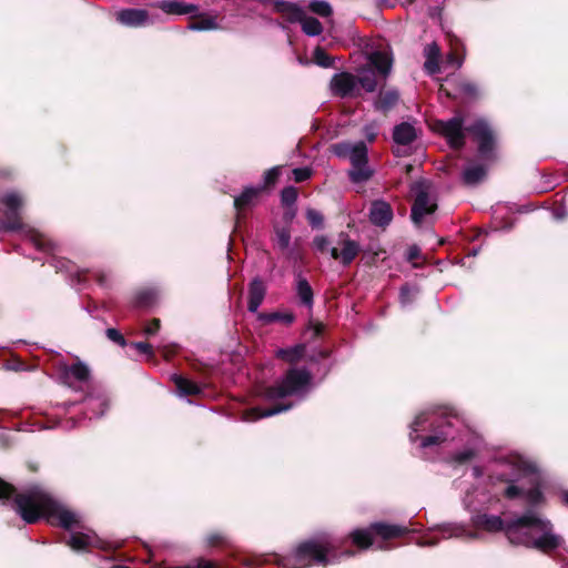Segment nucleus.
<instances>
[{
  "label": "nucleus",
  "instance_id": "1",
  "mask_svg": "<svg viewBox=\"0 0 568 568\" xmlns=\"http://www.w3.org/2000/svg\"><path fill=\"white\" fill-rule=\"evenodd\" d=\"M493 496L504 494L508 499L524 498L529 505L542 500L541 476L536 466L517 453L500 454L489 465Z\"/></svg>",
  "mask_w": 568,
  "mask_h": 568
},
{
  "label": "nucleus",
  "instance_id": "2",
  "mask_svg": "<svg viewBox=\"0 0 568 568\" xmlns=\"http://www.w3.org/2000/svg\"><path fill=\"white\" fill-rule=\"evenodd\" d=\"M471 521L476 528L489 532L504 530L514 545L544 552L558 548L562 541L561 537L552 531L550 521L532 510L507 524L499 516L488 514H477L471 517Z\"/></svg>",
  "mask_w": 568,
  "mask_h": 568
},
{
  "label": "nucleus",
  "instance_id": "3",
  "mask_svg": "<svg viewBox=\"0 0 568 568\" xmlns=\"http://www.w3.org/2000/svg\"><path fill=\"white\" fill-rule=\"evenodd\" d=\"M16 511L27 524H33L41 517L57 518L67 530L82 528V516L55 501L42 490L36 489L17 495L13 500Z\"/></svg>",
  "mask_w": 568,
  "mask_h": 568
},
{
  "label": "nucleus",
  "instance_id": "4",
  "mask_svg": "<svg viewBox=\"0 0 568 568\" xmlns=\"http://www.w3.org/2000/svg\"><path fill=\"white\" fill-rule=\"evenodd\" d=\"M465 120L462 113L448 120H439L434 124V129L440 133L453 149H462L468 131L478 143V154L484 161L495 159L496 139L490 125L484 120L478 119L473 124L465 128Z\"/></svg>",
  "mask_w": 568,
  "mask_h": 568
},
{
  "label": "nucleus",
  "instance_id": "5",
  "mask_svg": "<svg viewBox=\"0 0 568 568\" xmlns=\"http://www.w3.org/2000/svg\"><path fill=\"white\" fill-rule=\"evenodd\" d=\"M24 204L22 194L17 191H7L0 196V214L4 219H0L1 231H20L22 237L29 241L37 250L44 253H53L58 250V245L45 234L23 225L20 221V214Z\"/></svg>",
  "mask_w": 568,
  "mask_h": 568
},
{
  "label": "nucleus",
  "instance_id": "6",
  "mask_svg": "<svg viewBox=\"0 0 568 568\" xmlns=\"http://www.w3.org/2000/svg\"><path fill=\"white\" fill-rule=\"evenodd\" d=\"M339 540L329 535L318 536L298 545L288 556L278 559L282 568H307L313 562L320 565L336 564L341 557L353 556L352 551L336 554Z\"/></svg>",
  "mask_w": 568,
  "mask_h": 568
},
{
  "label": "nucleus",
  "instance_id": "7",
  "mask_svg": "<svg viewBox=\"0 0 568 568\" xmlns=\"http://www.w3.org/2000/svg\"><path fill=\"white\" fill-rule=\"evenodd\" d=\"M456 423H458V418L446 410L432 409L422 412L410 425L409 438L412 442H415L419 438V432L429 429L432 434L422 439L420 447L439 446L449 438L455 439L453 429Z\"/></svg>",
  "mask_w": 568,
  "mask_h": 568
},
{
  "label": "nucleus",
  "instance_id": "8",
  "mask_svg": "<svg viewBox=\"0 0 568 568\" xmlns=\"http://www.w3.org/2000/svg\"><path fill=\"white\" fill-rule=\"evenodd\" d=\"M312 387V374L307 368L293 367L273 386L264 389L263 397L275 402L285 397L303 398Z\"/></svg>",
  "mask_w": 568,
  "mask_h": 568
},
{
  "label": "nucleus",
  "instance_id": "9",
  "mask_svg": "<svg viewBox=\"0 0 568 568\" xmlns=\"http://www.w3.org/2000/svg\"><path fill=\"white\" fill-rule=\"evenodd\" d=\"M331 151L339 159L349 160L352 169L348 175L352 182L363 183L373 175V170L367 165V146L363 141L335 143Z\"/></svg>",
  "mask_w": 568,
  "mask_h": 568
},
{
  "label": "nucleus",
  "instance_id": "10",
  "mask_svg": "<svg viewBox=\"0 0 568 568\" xmlns=\"http://www.w3.org/2000/svg\"><path fill=\"white\" fill-rule=\"evenodd\" d=\"M393 65V58L387 51H374L368 57V67L358 70V87L367 92H374L377 88V79L374 69L386 79Z\"/></svg>",
  "mask_w": 568,
  "mask_h": 568
},
{
  "label": "nucleus",
  "instance_id": "11",
  "mask_svg": "<svg viewBox=\"0 0 568 568\" xmlns=\"http://www.w3.org/2000/svg\"><path fill=\"white\" fill-rule=\"evenodd\" d=\"M407 531L408 529L404 526L375 523L366 529H355L352 531L351 538L354 545L362 549H367L373 544V534H377L387 540L403 536Z\"/></svg>",
  "mask_w": 568,
  "mask_h": 568
},
{
  "label": "nucleus",
  "instance_id": "12",
  "mask_svg": "<svg viewBox=\"0 0 568 568\" xmlns=\"http://www.w3.org/2000/svg\"><path fill=\"white\" fill-rule=\"evenodd\" d=\"M329 87L333 94L341 98H354L359 94L357 77L348 72L335 74Z\"/></svg>",
  "mask_w": 568,
  "mask_h": 568
},
{
  "label": "nucleus",
  "instance_id": "13",
  "mask_svg": "<svg viewBox=\"0 0 568 568\" xmlns=\"http://www.w3.org/2000/svg\"><path fill=\"white\" fill-rule=\"evenodd\" d=\"M416 193L415 201L412 207V220L416 225H419L425 215L432 214L437 209V204L433 202L422 184L414 186Z\"/></svg>",
  "mask_w": 568,
  "mask_h": 568
},
{
  "label": "nucleus",
  "instance_id": "14",
  "mask_svg": "<svg viewBox=\"0 0 568 568\" xmlns=\"http://www.w3.org/2000/svg\"><path fill=\"white\" fill-rule=\"evenodd\" d=\"M337 244L341 250L336 246L329 250L332 258L338 260L343 265L351 264L359 253V244L344 233L339 234Z\"/></svg>",
  "mask_w": 568,
  "mask_h": 568
},
{
  "label": "nucleus",
  "instance_id": "15",
  "mask_svg": "<svg viewBox=\"0 0 568 568\" xmlns=\"http://www.w3.org/2000/svg\"><path fill=\"white\" fill-rule=\"evenodd\" d=\"M67 544L75 551L85 550L89 547L104 548L103 542L91 530L71 532Z\"/></svg>",
  "mask_w": 568,
  "mask_h": 568
},
{
  "label": "nucleus",
  "instance_id": "16",
  "mask_svg": "<svg viewBox=\"0 0 568 568\" xmlns=\"http://www.w3.org/2000/svg\"><path fill=\"white\" fill-rule=\"evenodd\" d=\"M393 220V210L390 205L383 201L378 200L372 203L369 210V221L381 227L387 226Z\"/></svg>",
  "mask_w": 568,
  "mask_h": 568
},
{
  "label": "nucleus",
  "instance_id": "17",
  "mask_svg": "<svg viewBox=\"0 0 568 568\" xmlns=\"http://www.w3.org/2000/svg\"><path fill=\"white\" fill-rule=\"evenodd\" d=\"M116 20L126 27H141L148 22L149 14L142 9H123L116 13Z\"/></svg>",
  "mask_w": 568,
  "mask_h": 568
},
{
  "label": "nucleus",
  "instance_id": "18",
  "mask_svg": "<svg viewBox=\"0 0 568 568\" xmlns=\"http://www.w3.org/2000/svg\"><path fill=\"white\" fill-rule=\"evenodd\" d=\"M266 288L260 278H254L250 284L247 308L252 313H257L265 297Z\"/></svg>",
  "mask_w": 568,
  "mask_h": 568
},
{
  "label": "nucleus",
  "instance_id": "19",
  "mask_svg": "<svg viewBox=\"0 0 568 568\" xmlns=\"http://www.w3.org/2000/svg\"><path fill=\"white\" fill-rule=\"evenodd\" d=\"M487 166L480 163H468L462 173L463 182L466 185H476L484 180Z\"/></svg>",
  "mask_w": 568,
  "mask_h": 568
},
{
  "label": "nucleus",
  "instance_id": "20",
  "mask_svg": "<svg viewBox=\"0 0 568 568\" xmlns=\"http://www.w3.org/2000/svg\"><path fill=\"white\" fill-rule=\"evenodd\" d=\"M84 403L87 408L91 412L90 418L101 417L109 407V397L103 393L97 395L90 394L85 397Z\"/></svg>",
  "mask_w": 568,
  "mask_h": 568
},
{
  "label": "nucleus",
  "instance_id": "21",
  "mask_svg": "<svg viewBox=\"0 0 568 568\" xmlns=\"http://www.w3.org/2000/svg\"><path fill=\"white\" fill-rule=\"evenodd\" d=\"M156 6L168 14L178 16L195 13L197 10L196 6L194 4H189L176 0H163L160 1Z\"/></svg>",
  "mask_w": 568,
  "mask_h": 568
},
{
  "label": "nucleus",
  "instance_id": "22",
  "mask_svg": "<svg viewBox=\"0 0 568 568\" xmlns=\"http://www.w3.org/2000/svg\"><path fill=\"white\" fill-rule=\"evenodd\" d=\"M264 186H247L234 199V207L237 213L255 204L260 192Z\"/></svg>",
  "mask_w": 568,
  "mask_h": 568
},
{
  "label": "nucleus",
  "instance_id": "23",
  "mask_svg": "<svg viewBox=\"0 0 568 568\" xmlns=\"http://www.w3.org/2000/svg\"><path fill=\"white\" fill-rule=\"evenodd\" d=\"M463 43L457 39L450 40V51L447 53L446 59L444 61V67H452L455 69H459L465 60Z\"/></svg>",
  "mask_w": 568,
  "mask_h": 568
},
{
  "label": "nucleus",
  "instance_id": "24",
  "mask_svg": "<svg viewBox=\"0 0 568 568\" xmlns=\"http://www.w3.org/2000/svg\"><path fill=\"white\" fill-rule=\"evenodd\" d=\"M479 447L480 439L477 436L471 435L467 446L452 456V462L456 464H465L471 460L478 454Z\"/></svg>",
  "mask_w": 568,
  "mask_h": 568
},
{
  "label": "nucleus",
  "instance_id": "25",
  "mask_svg": "<svg viewBox=\"0 0 568 568\" xmlns=\"http://www.w3.org/2000/svg\"><path fill=\"white\" fill-rule=\"evenodd\" d=\"M416 138L417 130L408 122H403L394 128L393 139L397 144H410Z\"/></svg>",
  "mask_w": 568,
  "mask_h": 568
},
{
  "label": "nucleus",
  "instance_id": "26",
  "mask_svg": "<svg viewBox=\"0 0 568 568\" xmlns=\"http://www.w3.org/2000/svg\"><path fill=\"white\" fill-rule=\"evenodd\" d=\"M425 63L424 69L428 74H435L439 71L438 59L440 57V49L436 42L427 44L424 49Z\"/></svg>",
  "mask_w": 568,
  "mask_h": 568
},
{
  "label": "nucleus",
  "instance_id": "27",
  "mask_svg": "<svg viewBox=\"0 0 568 568\" xmlns=\"http://www.w3.org/2000/svg\"><path fill=\"white\" fill-rule=\"evenodd\" d=\"M295 291L300 303L306 306L307 308H312L314 303L313 290L307 280L303 277L301 274H297L296 276Z\"/></svg>",
  "mask_w": 568,
  "mask_h": 568
},
{
  "label": "nucleus",
  "instance_id": "28",
  "mask_svg": "<svg viewBox=\"0 0 568 568\" xmlns=\"http://www.w3.org/2000/svg\"><path fill=\"white\" fill-rule=\"evenodd\" d=\"M64 378H73L77 382H88L90 378V368L83 362H77L67 366L63 371Z\"/></svg>",
  "mask_w": 568,
  "mask_h": 568
},
{
  "label": "nucleus",
  "instance_id": "29",
  "mask_svg": "<svg viewBox=\"0 0 568 568\" xmlns=\"http://www.w3.org/2000/svg\"><path fill=\"white\" fill-rule=\"evenodd\" d=\"M276 9L278 12L283 13L291 22H300L305 16V12L302 8L291 2L276 1Z\"/></svg>",
  "mask_w": 568,
  "mask_h": 568
},
{
  "label": "nucleus",
  "instance_id": "30",
  "mask_svg": "<svg viewBox=\"0 0 568 568\" xmlns=\"http://www.w3.org/2000/svg\"><path fill=\"white\" fill-rule=\"evenodd\" d=\"M439 531L443 538L466 537L473 539L477 537L476 534L468 532L463 525L458 524H445L440 526Z\"/></svg>",
  "mask_w": 568,
  "mask_h": 568
},
{
  "label": "nucleus",
  "instance_id": "31",
  "mask_svg": "<svg viewBox=\"0 0 568 568\" xmlns=\"http://www.w3.org/2000/svg\"><path fill=\"white\" fill-rule=\"evenodd\" d=\"M399 94L396 90H388L379 94L378 100L374 103L375 109L386 112L396 105Z\"/></svg>",
  "mask_w": 568,
  "mask_h": 568
},
{
  "label": "nucleus",
  "instance_id": "32",
  "mask_svg": "<svg viewBox=\"0 0 568 568\" xmlns=\"http://www.w3.org/2000/svg\"><path fill=\"white\" fill-rule=\"evenodd\" d=\"M257 320L264 324H271L274 322H282L286 325H290L294 322L295 316L291 312L281 313V312H273V313H257Z\"/></svg>",
  "mask_w": 568,
  "mask_h": 568
},
{
  "label": "nucleus",
  "instance_id": "33",
  "mask_svg": "<svg viewBox=\"0 0 568 568\" xmlns=\"http://www.w3.org/2000/svg\"><path fill=\"white\" fill-rule=\"evenodd\" d=\"M291 407H292V405L288 404V405H276V406H274L272 408H267V409L254 408L246 414L245 418H246V420H256V419L264 418V417H271V416H274L282 412H286Z\"/></svg>",
  "mask_w": 568,
  "mask_h": 568
},
{
  "label": "nucleus",
  "instance_id": "34",
  "mask_svg": "<svg viewBox=\"0 0 568 568\" xmlns=\"http://www.w3.org/2000/svg\"><path fill=\"white\" fill-rule=\"evenodd\" d=\"M172 381L174 382L180 395H197L201 393V387L180 375H173Z\"/></svg>",
  "mask_w": 568,
  "mask_h": 568
},
{
  "label": "nucleus",
  "instance_id": "35",
  "mask_svg": "<svg viewBox=\"0 0 568 568\" xmlns=\"http://www.w3.org/2000/svg\"><path fill=\"white\" fill-rule=\"evenodd\" d=\"M305 353V345L298 344L288 348H280L276 351V356L286 361L287 363L298 362Z\"/></svg>",
  "mask_w": 568,
  "mask_h": 568
},
{
  "label": "nucleus",
  "instance_id": "36",
  "mask_svg": "<svg viewBox=\"0 0 568 568\" xmlns=\"http://www.w3.org/2000/svg\"><path fill=\"white\" fill-rule=\"evenodd\" d=\"M300 23L302 26L303 32L310 37L320 36L323 31L322 23L313 17H306L305 14Z\"/></svg>",
  "mask_w": 568,
  "mask_h": 568
},
{
  "label": "nucleus",
  "instance_id": "37",
  "mask_svg": "<svg viewBox=\"0 0 568 568\" xmlns=\"http://www.w3.org/2000/svg\"><path fill=\"white\" fill-rule=\"evenodd\" d=\"M491 495H487L484 491H479L476 496H473V493H467L464 498V504L467 508L477 509L479 506H484L485 504L490 503Z\"/></svg>",
  "mask_w": 568,
  "mask_h": 568
},
{
  "label": "nucleus",
  "instance_id": "38",
  "mask_svg": "<svg viewBox=\"0 0 568 568\" xmlns=\"http://www.w3.org/2000/svg\"><path fill=\"white\" fill-rule=\"evenodd\" d=\"M217 28V23L215 18L213 17H205L201 18L200 20L193 21L189 24V29L193 31H205V30H213Z\"/></svg>",
  "mask_w": 568,
  "mask_h": 568
},
{
  "label": "nucleus",
  "instance_id": "39",
  "mask_svg": "<svg viewBox=\"0 0 568 568\" xmlns=\"http://www.w3.org/2000/svg\"><path fill=\"white\" fill-rule=\"evenodd\" d=\"M275 242L280 250H286L291 243V233L286 227H277L275 230Z\"/></svg>",
  "mask_w": 568,
  "mask_h": 568
},
{
  "label": "nucleus",
  "instance_id": "40",
  "mask_svg": "<svg viewBox=\"0 0 568 568\" xmlns=\"http://www.w3.org/2000/svg\"><path fill=\"white\" fill-rule=\"evenodd\" d=\"M308 7L311 11L321 17H328L332 13L331 4L324 0H313L310 2Z\"/></svg>",
  "mask_w": 568,
  "mask_h": 568
},
{
  "label": "nucleus",
  "instance_id": "41",
  "mask_svg": "<svg viewBox=\"0 0 568 568\" xmlns=\"http://www.w3.org/2000/svg\"><path fill=\"white\" fill-rule=\"evenodd\" d=\"M314 61L317 65L329 68L333 65V58H331L322 48H316L313 53Z\"/></svg>",
  "mask_w": 568,
  "mask_h": 568
},
{
  "label": "nucleus",
  "instance_id": "42",
  "mask_svg": "<svg viewBox=\"0 0 568 568\" xmlns=\"http://www.w3.org/2000/svg\"><path fill=\"white\" fill-rule=\"evenodd\" d=\"M417 294L418 290L416 287L403 286L399 292L400 304L403 306L410 304Z\"/></svg>",
  "mask_w": 568,
  "mask_h": 568
},
{
  "label": "nucleus",
  "instance_id": "43",
  "mask_svg": "<svg viewBox=\"0 0 568 568\" xmlns=\"http://www.w3.org/2000/svg\"><path fill=\"white\" fill-rule=\"evenodd\" d=\"M297 199V191L294 186H286L281 192L282 203L285 205H293Z\"/></svg>",
  "mask_w": 568,
  "mask_h": 568
},
{
  "label": "nucleus",
  "instance_id": "44",
  "mask_svg": "<svg viewBox=\"0 0 568 568\" xmlns=\"http://www.w3.org/2000/svg\"><path fill=\"white\" fill-rule=\"evenodd\" d=\"M306 217L312 227L318 229L323 224V215L316 210L308 209L306 211Z\"/></svg>",
  "mask_w": 568,
  "mask_h": 568
},
{
  "label": "nucleus",
  "instance_id": "45",
  "mask_svg": "<svg viewBox=\"0 0 568 568\" xmlns=\"http://www.w3.org/2000/svg\"><path fill=\"white\" fill-rule=\"evenodd\" d=\"M281 173V166H273L264 173V186L272 185L276 182Z\"/></svg>",
  "mask_w": 568,
  "mask_h": 568
},
{
  "label": "nucleus",
  "instance_id": "46",
  "mask_svg": "<svg viewBox=\"0 0 568 568\" xmlns=\"http://www.w3.org/2000/svg\"><path fill=\"white\" fill-rule=\"evenodd\" d=\"M292 173L295 182H303L311 178L312 170L310 168H296Z\"/></svg>",
  "mask_w": 568,
  "mask_h": 568
},
{
  "label": "nucleus",
  "instance_id": "47",
  "mask_svg": "<svg viewBox=\"0 0 568 568\" xmlns=\"http://www.w3.org/2000/svg\"><path fill=\"white\" fill-rule=\"evenodd\" d=\"M106 336L110 341L121 345V346H124L125 345V339L124 337L122 336V334L115 329V328H108L106 329Z\"/></svg>",
  "mask_w": 568,
  "mask_h": 568
},
{
  "label": "nucleus",
  "instance_id": "48",
  "mask_svg": "<svg viewBox=\"0 0 568 568\" xmlns=\"http://www.w3.org/2000/svg\"><path fill=\"white\" fill-rule=\"evenodd\" d=\"M13 487L0 479V500L9 499L13 495Z\"/></svg>",
  "mask_w": 568,
  "mask_h": 568
},
{
  "label": "nucleus",
  "instance_id": "49",
  "mask_svg": "<svg viewBox=\"0 0 568 568\" xmlns=\"http://www.w3.org/2000/svg\"><path fill=\"white\" fill-rule=\"evenodd\" d=\"M363 132L368 141H374L377 135V125L375 123H369L364 126Z\"/></svg>",
  "mask_w": 568,
  "mask_h": 568
},
{
  "label": "nucleus",
  "instance_id": "50",
  "mask_svg": "<svg viewBox=\"0 0 568 568\" xmlns=\"http://www.w3.org/2000/svg\"><path fill=\"white\" fill-rule=\"evenodd\" d=\"M313 245L317 251L323 252L328 246V240L323 235H318L314 239Z\"/></svg>",
  "mask_w": 568,
  "mask_h": 568
},
{
  "label": "nucleus",
  "instance_id": "51",
  "mask_svg": "<svg viewBox=\"0 0 568 568\" xmlns=\"http://www.w3.org/2000/svg\"><path fill=\"white\" fill-rule=\"evenodd\" d=\"M191 567L192 568H217L215 562H213L211 560L203 559V558L195 560L194 564L191 565Z\"/></svg>",
  "mask_w": 568,
  "mask_h": 568
},
{
  "label": "nucleus",
  "instance_id": "52",
  "mask_svg": "<svg viewBox=\"0 0 568 568\" xmlns=\"http://www.w3.org/2000/svg\"><path fill=\"white\" fill-rule=\"evenodd\" d=\"M133 346H134V348H136L139 352H141L143 354L152 355V346L149 343L136 342V343H133Z\"/></svg>",
  "mask_w": 568,
  "mask_h": 568
},
{
  "label": "nucleus",
  "instance_id": "53",
  "mask_svg": "<svg viewBox=\"0 0 568 568\" xmlns=\"http://www.w3.org/2000/svg\"><path fill=\"white\" fill-rule=\"evenodd\" d=\"M160 328V322L159 320H153L150 324H148L144 328L145 334L153 335L155 334Z\"/></svg>",
  "mask_w": 568,
  "mask_h": 568
},
{
  "label": "nucleus",
  "instance_id": "54",
  "mask_svg": "<svg viewBox=\"0 0 568 568\" xmlns=\"http://www.w3.org/2000/svg\"><path fill=\"white\" fill-rule=\"evenodd\" d=\"M462 91L467 95H476L477 94V87L473 83H463L462 84Z\"/></svg>",
  "mask_w": 568,
  "mask_h": 568
},
{
  "label": "nucleus",
  "instance_id": "55",
  "mask_svg": "<svg viewBox=\"0 0 568 568\" xmlns=\"http://www.w3.org/2000/svg\"><path fill=\"white\" fill-rule=\"evenodd\" d=\"M310 328L314 331V336H318L324 327L321 323H310Z\"/></svg>",
  "mask_w": 568,
  "mask_h": 568
},
{
  "label": "nucleus",
  "instance_id": "56",
  "mask_svg": "<svg viewBox=\"0 0 568 568\" xmlns=\"http://www.w3.org/2000/svg\"><path fill=\"white\" fill-rule=\"evenodd\" d=\"M419 255V248L417 246H412L408 250V260H414Z\"/></svg>",
  "mask_w": 568,
  "mask_h": 568
},
{
  "label": "nucleus",
  "instance_id": "57",
  "mask_svg": "<svg viewBox=\"0 0 568 568\" xmlns=\"http://www.w3.org/2000/svg\"><path fill=\"white\" fill-rule=\"evenodd\" d=\"M436 542H437V541H436V540H434L433 538H425V539L420 540V541L418 542V545L424 547V546H433V545H435Z\"/></svg>",
  "mask_w": 568,
  "mask_h": 568
},
{
  "label": "nucleus",
  "instance_id": "58",
  "mask_svg": "<svg viewBox=\"0 0 568 568\" xmlns=\"http://www.w3.org/2000/svg\"><path fill=\"white\" fill-rule=\"evenodd\" d=\"M471 471L475 478H480L484 474L483 469L479 466H474Z\"/></svg>",
  "mask_w": 568,
  "mask_h": 568
},
{
  "label": "nucleus",
  "instance_id": "59",
  "mask_svg": "<svg viewBox=\"0 0 568 568\" xmlns=\"http://www.w3.org/2000/svg\"><path fill=\"white\" fill-rule=\"evenodd\" d=\"M561 500L566 506H568V490L561 493Z\"/></svg>",
  "mask_w": 568,
  "mask_h": 568
},
{
  "label": "nucleus",
  "instance_id": "60",
  "mask_svg": "<svg viewBox=\"0 0 568 568\" xmlns=\"http://www.w3.org/2000/svg\"><path fill=\"white\" fill-rule=\"evenodd\" d=\"M478 248H473L471 252L469 253V255L471 256H476L478 254Z\"/></svg>",
  "mask_w": 568,
  "mask_h": 568
},
{
  "label": "nucleus",
  "instance_id": "61",
  "mask_svg": "<svg viewBox=\"0 0 568 568\" xmlns=\"http://www.w3.org/2000/svg\"><path fill=\"white\" fill-rule=\"evenodd\" d=\"M294 215H295V212H294V211L288 212V213H287V219H288V220H292V219L294 217Z\"/></svg>",
  "mask_w": 568,
  "mask_h": 568
},
{
  "label": "nucleus",
  "instance_id": "62",
  "mask_svg": "<svg viewBox=\"0 0 568 568\" xmlns=\"http://www.w3.org/2000/svg\"><path fill=\"white\" fill-rule=\"evenodd\" d=\"M186 568H192L191 565H189Z\"/></svg>",
  "mask_w": 568,
  "mask_h": 568
}]
</instances>
